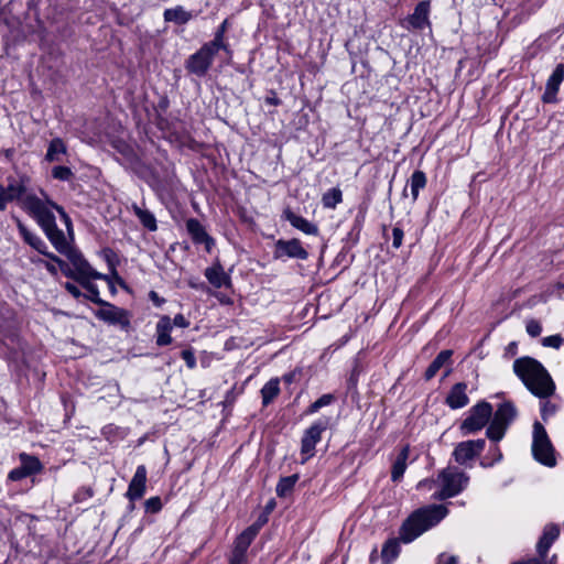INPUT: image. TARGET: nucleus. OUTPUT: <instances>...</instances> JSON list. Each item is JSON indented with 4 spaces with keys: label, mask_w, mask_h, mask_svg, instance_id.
<instances>
[{
    "label": "nucleus",
    "mask_w": 564,
    "mask_h": 564,
    "mask_svg": "<svg viewBox=\"0 0 564 564\" xmlns=\"http://www.w3.org/2000/svg\"><path fill=\"white\" fill-rule=\"evenodd\" d=\"M564 80V64H557L546 80L545 90L542 100L546 104H553L557 100L556 96L560 86Z\"/></svg>",
    "instance_id": "obj_18"
},
{
    "label": "nucleus",
    "mask_w": 564,
    "mask_h": 564,
    "mask_svg": "<svg viewBox=\"0 0 564 564\" xmlns=\"http://www.w3.org/2000/svg\"><path fill=\"white\" fill-rule=\"evenodd\" d=\"M468 403L467 384L465 382L455 383L445 399V404L453 410H457L466 406Z\"/></svg>",
    "instance_id": "obj_20"
},
{
    "label": "nucleus",
    "mask_w": 564,
    "mask_h": 564,
    "mask_svg": "<svg viewBox=\"0 0 564 564\" xmlns=\"http://www.w3.org/2000/svg\"><path fill=\"white\" fill-rule=\"evenodd\" d=\"M317 411H319V408L316 405L315 402H313L306 410V414H314Z\"/></svg>",
    "instance_id": "obj_59"
},
{
    "label": "nucleus",
    "mask_w": 564,
    "mask_h": 564,
    "mask_svg": "<svg viewBox=\"0 0 564 564\" xmlns=\"http://www.w3.org/2000/svg\"><path fill=\"white\" fill-rule=\"evenodd\" d=\"M29 477V475L26 474V471L20 466L18 468H14L12 469L9 475H8V478L12 481H19V480H22L24 478Z\"/></svg>",
    "instance_id": "obj_48"
},
{
    "label": "nucleus",
    "mask_w": 564,
    "mask_h": 564,
    "mask_svg": "<svg viewBox=\"0 0 564 564\" xmlns=\"http://www.w3.org/2000/svg\"><path fill=\"white\" fill-rule=\"evenodd\" d=\"M23 209L36 220L39 226L45 232L47 239L59 253L67 250L70 245L68 243L63 230L57 228L55 216L52 212V209L57 210L64 220L68 232H70L72 220L62 206L52 202L47 197L43 200L36 195H29L23 199Z\"/></svg>",
    "instance_id": "obj_2"
},
{
    "label": "nucleus",
    "mask_w": 564,
    "mask_h": 564,
    "mask_svg": "<svg viewBox=\"0 0 564 564\" xmlns=\"http://www.w3.org/2000/svg\"><path fill=\"white\" fill-rule=\"evenodd\" d=\"M30 260L34 264H43V265H44V262L46 261V260H43L41 258H31Z\"/></svg>",
    "instance_id": "obj_60"
},
{
    "label": "nucleus",
    "mask_w": 564,
    "mask_h": 564,
    "mask_svg": "<svg viewBox=\"0 0 564 564\" xmlns=\"http://www.w3.org/2000/svg\"><path fill=\"white\" fill-rule=\"evenodd\" d=\"M261 524H252L243 530L236 539L234 550L247 553L250 544L257 536Z\"/></svg>",
    "instance_id": "obj_25"
},
{
    "label": "nucleus",
    "mask_w": 564,
    "mask_h": 564,
    "mask_svg": "<svg viewBox=\"0 0 564 564\" xmlns=\"http://www.w3.org/2000/svg\"><path fill=\"white\" fill-rule=\"evenodd\" d=\"M218 52L208 46L206 43L186 61V69L198 77H203L210 68L214 57Z\"/></svg>",
    "instance_id": "obj_10"
},
{
    "label": "nucleus",
    "mask_w": 564,
    "mask_h": 564,
    "mask_svg": "<svg viewBox=\"0 0 564 564\" xmlns=\"http://www.w3.org/2000/svg\"><path fill=\"white\" fill-rule=\"evenodd\" d=\"M93 278H84V279H78L76 280L86 291L87 293L84 294V297H86L87 300L91 301L93 303L101 306L104 305L107 301H104L100 296H99V290H98V286L94 283L90 282Z\"/></svg>",
    "instance_id": "obj_34"
},
{
    "label": "nucleus",
    "mask_w": 564,
    "mask_h": 564,
    "mask_svg": "<svg viewBox=\"0 0 564 564\" xmlns=\"http://www.w3.org/2000/svg\"><path fill=\"white\" fill-rule=\"evenodd\" d=\"M280 102L281 101L276 96L265 98V104H268V105L278 106V105H280Z\"/></svg>",
    "instance_id": "obj_58"
},
{
    "label": "nucleus",
    "mask_w": 564,
    "mask_h": 564,
    "mask_svg": "<svg viewBox=\"0 0 564 564\" xmlns=\"http://www.w3.org/2000/svg\"><path fill=\"white\" fill-rule=\"evenodd\" d=\"M188 285L195 290H200V291L207 290V286L204 282H196V281L189 280Z\"/></svg>",
    "instance_id": "obj_56"
},
{
    "label": "nucleus",
    "mask_w": 564,
    "mask_h": 564,
    "mask_svg": "<svg viewBox=\"0 0 564 564\" xmlns=\"http://www.w3.org/2000/svg\"><path fill=\"white\" fill-rule=\"evenodd\" d=\"M155 329L158 346H167L172 343V319L167 315H164L159 319Z\"/></svg>",
    "instance_id": "obj_26"
},
{
    "label": "nucleus",
    "mask_w": 564,
    "mask_h": 564,
    "mask_svg": "<svg viewBox=\"0 0 564 564\" xmlns=\"http://www.w3.org/2000/svg\"><path fill=\"white\" fill-rule=\"evenodd\" d=\"M409 457V448L404 447L399 453L398 457L395 458L392 470H391V479L392 481H399L406 469V460Z\"/></svg>",
    "instance_id": "obj_31"
},
{
    "label": "nucleus",
    "mask_w": 564,
    "mask_h": 564,
    "mask_svg": "<svg viewBox=\"0 0 564 564\" xmlns=\"http://www.w3.org/2000/svg\"><path fill=\"white\" fill-rule=\"evenodd\" d=\"M181 357L189 369H194L196 367V357L192 349L183 350L181 352Z\"/></svg>",
    "instance_id": "obj_46"
},
{
    "label": "nucleus",
    "mask_w": 564,
    "mask_h": 564,
    "mask_svg": "<svg viewBox=\"0 0 564 564\" xmlns=\"http://www.w3.org/2000/svg\"><path fill=\"white\" fill-rule=\"evenodd\" d=\"M527 333L531 336V337H538L541 332H542V326L541 324L535 321V319H531L527 323Z\"/></svg>",
    "instance_id": "obj_45"
},
{
    "label": "nucleus",
    "mask_w": 564,
    "mask_h": 564,
    "mask_svg": "<svg viewBox=\"0 0 564 564\" xmlns=\"http://www.w3.org/2000/svg\"><path fill=\"white\" fill-rule=\"evenodd\" d=\"M54 261H45L44 262V267L45 269L52 274V275H56L57 274V268L56 265L53 263Z\"/></svg>",
    "instance_id": "obj_57"
},
{
    "label": "nucleus",
    "mask_w": 564,
    "mask_h": 564,
    "mask_svg": "<svg viewBox=\"0 0 564 564\" xmlns=\"http://www.w3.org/2000/svg\"><path fill=\"white\" fill-rule=\"evenodd\" d=\"M431 2L429 0L421 1L414 8L412 14L406 18V29L423 30L431 26L430 22Z\"/></svg>",
    "instance_id": "obj_15"
},
{
    "label": "nucleus",
    "mask_w": 564,
    "mask_h": 564,
    "mask_svg": "<svg viewBox=\"0 0 564 564\" xmlns=\"http://www.w3.org/2000/svg\"><path fill=\"white\" fill-rule=\"evenodd\" d=\"M486 441L484 438L469 440L458 443L453 452L455 462L459 465H467L484 451Z\"/></svg>",
    "instance_id": "obj_13"
},
{
    "label": "nucleus",
    "mask_w": 564,
    "mask_h": 564,
    "mask_svg": "<svg viewBox=\"0 0 564 564\" xmlns=\"http://www.w3.org/2000/svg\"><path fill=\"white\" fill-rule=\"evenodd\" d=\"M492 416V405L487 401H480L471 406L468 415L462 422L459 430L464 435L475 434L482 430Z\"/></svg>",
    "instance_id": "obj_7"
},
{
    "label": "nucleus",
    "mask_w": 564,
    "mask_h": 564,
    "mask_svg": "<svg viewBox=\"0 0 564 564\" xmlns=\"http://www.w3.org/2000/svg\"><path fill=\"white\" fill-rule=\"evenodd\" d=\"M438 480L442 482V489L434 494V498L444 500L460 494L466 488L469 477L456 467H447L440 473Z\"/></svg>",
    "instance_id": "obj_6"
},
{
    "label": "nucleus",
    "mask_w": 564,
    "mask_h": 564,
    "mask_svg": "<svg viewBox=\"0 0 564 564\" xmlns=\"http://www.w3.org/2000/svg\"><path fill=\"white\" fill-rule=\"evenodd\" d=\"M131 209L144 228L149 231H155L158 229L156 218L153 213L135 203L131 205Z\"/></svg>",
    "instance_id": "obj_28"
},
{
    "label": "nucleus",
    "mask_w": 564,
    "mask_h": 564,
    "mask_svg": "<svg viewBox=\"0 0 564 564\" xmlns=\"http://www.w3.org/2000/svg\"><path fill=\"white\" fill-rule=\"evenodd\" d=\"M401 547L398 539L388 540L381 550L383 564H391L400 554Z\"/></svg>",
    "instance_id": "obj_33"
},
{
    "label": "nucleus",
    "mask_w": 564,
    "mask_h": 564,
    "mask_svg": "<svg viewBox=\"0 0 564 564\" xmlns=\"http://www.w3.org/2000/svg\"><path fill=\"white\" fill-rule=\"evenodd\" d=\"M67 147L61 138H54L51 140L45 154L47 162H59L61 156L66 154Z\"/></svg>",
    "instance_id": "obj_30"
},
{
    "label": "nucleus",
    "mask_w": 564,
    "mask_h": 564,
    "mask_svg": "<svg viewBox=\"0 0 564 564\" xmlns=\"http://www.w3.org/2000/svg\"><path fill=\"white\" fill-rule=\"evenodd\" d=\"M426 175L423 171L416 170L412 173L410 178V187L413 202L417 199L419 193L426 186Z\"/></svg>",
    "instance_id": "obj_36"
},
{
    "label": "nucleus",
    "mask_w": 564,
    "mask_h": 564,
    "mask_svg": "<svg viewBox=\"0 0 564 564\" xmlns=\"http://www.w3.org/2000/svg\"><path fill=\"white\" fill-rule=\"evenodd\" d=\"M25 192L26 187L21 180L10 177L7 186L0 184V210H4L7 204L13 200H20L23 206V199L26 197Z\"/></svg>",
    "instance_id": "obj_14"
},
{
    "label": "nucleus",
    "mask_w": 564,
    "mask_h": 564,
    "mask_svg": "<svg viewBox=\"0 0 564 564\" xmlns=\"http://www.w3.org/2000/svg\"><path fill=\"white\" fill-rule=\"evenodd\" d=\"M20 462L21 467L26 471L29 476L40 473L43 468L40 459L33 455L21 453Z\"/></svg>",
    "instance_id": "obj_35"
},
{
    "label": "nucleus",
    "mask_w": 564,
    "mask_h": 564,
    "mask_svg": "<svg viewBox=\"0 0 564 564\" xmlns=\"http://www.w3.org/2000/svg\"><path fill=\"white\" fill-rule=\"evenodd\" d=\"M297 480H299L297 474L280 478L279 482L276 484V488H275V492H276L278 497H281V498L286 497L289 494H291L292 490L294 489Z\"/></svg>",
    "instance_id": "obj_38"
},
{
    "label": "nucleus",
    "mask_w": 564,
    "mask_h": 564,
    "mask_svg": "<svg viewBox=\"0 0 564 564\" xmlns=\"http://www.w3.org/2000/svg\"><path fill=\"white\" fill-rule=\"evenodd\" d=\"M50 260L54 261V263H56L61 271L67 276V278H72L76 281V275H77V271L76 269H72L64 260H62L59 257L57 256H50Z\"/></svg>",
    "instance_id": "obj_40"
},
{
    "label": "nucleus",
    "mask_w": 564,
    "mask_h": 564,
    "mask_svg": "<svg viewBox=\"0 0 564 564\" xmlns=\"http://www.w3.org/2000/svg\"><path fill=\"white\" fill-rule=\"evenodd\" d=\"M513 371L527 389L541 399V417L546 422L560 409V403L549 400L555 392V383L543 365L531 357H521L514 360Z\"/></svg>",
    "instance_id": "obj_1"
},
{
    "label": "nucleus",
    "mask_w": 564,
    "mask_h": 564,
    "mask_svg": "<svg viewBox=\"0 0 564 564\" xmlns=\"http://www.w3.org/2000/svg\"><path fill=\"white\" fill-rule=\"evenodd\" d=\"M149 299L156 307H160L165 303V300L161 297L155 291L149 292Z\"/></svg>",
    "instance_id": "obj_53"
},
{
    "label": "nucleus",
    "mask_w": 564,
    "mask_h": 564,
    "mask_svg": "<svg viewBox=\"0 0 564 564\" xmlns=\"http://www.w3.org/2000/svg\"><path fill=\"white\" fill-rule=\"evenodd\" d=\"M558 534L560 529L556 524H549L544 528L543 534L536 544V550L541 558L546 555L549 549L557 539Z\"/></svg>",
    "instance_id": "obj_23"
},
{
    "label": "nucleus",
    "mask_w": 564,
    "mask_h": 564,
    "mask_svg": "<svg viewBox=\"0 0 564 564\" xmlns=\"http://www.w3.org/2000/svg\"><path fill=\"white\" fill-rule=\"evenodd\" d=\"M272 507H273V502H272V503H270L267 508H268V509H271Z\"/></svg>",
    "instance_id": "obj_61"
},
{
    "label": "nucleus",
    "mask_w": 564,
    "mask_h": 564,
    "mask_svg": "<svg viewBox=\"0 0 564 564\" xmlns=\"http://www.w3.org/2000/svg\"><path fill=\"white\" fill-rule=\"evenodd\" d=\"M343 202V192L339 187H333L325 192L322 196L324 208L334 209Z\"/></svg>",
    "instance_id": "obj_37"
},
{
    "label": "nucleus",
    "mask_w": 564,
    "mask_h": 564,
    "mask_svg": "<svg viewBox=\"0 0 564 564\" xmlns=\"http://www.w3.org/2000/svg\"><path fill=\"white\" fill-rule=\"evenodd\" d=\"M163 505L160 497H151L145 500L144 508L149 513H158L161 511Z\"/></svg>",
    "instance_id": "obj_41"
},
{
    "label": "nucleus",
    "mask_w": 564,
    "mask_h": 564,
    "mask_svg": "<svg viewBox=\"0 0 564 564\" xmlns=\"http://www.w3.org/2000/svg\"><path fill=\"white\" fill-rule=\"evenodd\" d=\"M283 217L288 220L294 228L304 232L305 235L316 236L318 234V227L307 220L306 218L296 215L290 208L283 212Z\"/></svg>",
    "instance_id": "obj_21"
},
{
    "label": "nucleus",
    "mask_w": 564,
    "mask_h": 564,
    "mask_svg": "<svg viewBox=\"0 0 564 564\" xmlns=\"http://www.w3.org/2000/svg\"><path fill=\"white\" fill-rule=\"evenodd\" d=\"M18 229L23 240L34 248L41 254L47 257L55 256L54 253L48 251L47 245L44 240H42L37 235L31 232L20 220L18 221Z\"/></svg>",
    "instance_id": "obj_22"
},
{
    "label": "nucleus",
    "mask_w": 564,
    "mask_h": 564,
    "mask_svg": "<svg viewBox=\"0 0 564 564\" xmlns=\"http://www.w3.org/2000/svg\"><path fill=\"white\" fill-rule=\"evenodd\" d=\"M70 261L73 267L77 271L76 280L84 278H94L97 280H108L106 274L99 273L94 270L90 264L86 261L83 254L72 246L67 248L66 251L61 252Z\"/></svg>",
    "instance_id": "obj_12"
},
{
    "label": "nucleus",
    "mask_w": 564,
    "mask_h": 564,
    "mask_svg": "<svg viewBox=\"0 0 564 564\" xmlns=\"http://www.w3.org/2000/svg\"><path fill=\"white\" fill-rule=\"evenodd\" d=\"M173 326L187 328L189 326V322L184 317L183 314H176L172 321V327Z\"/></svg>",
    "instance_id": "obj_50"
},
{
    "label": "nucleus",
    "mask_w": 564,
    "mask_h": 564,
    "mask_svg": "<svg viewBox=\"0 0 564 564\" xmlns=\"http://www.w3.org/2000/svg\"><path fill=\"white\" fill-rule=\"evenodd\" d=\"M553 558H555V556H554ZM550 564H554V560H552V561L550 562Z\"/></svg>",
    "instance_id": "obj_62"
},
{
    "label": "nucleus",
    "mask_w": 564,
    "mask_h": 564,
    "mask_svg": "<svg viewBox=\"0 0 564 564\" xmlns=\"http://www.w3.org/2000/svg\"><path fill=\"white\" fill-rule=\"evenodd\" d=\"M448 513L443 505H430L413 511L402 523L399 530V539L403 543H410L425 531L440 523Z\"/></svg>",
    "instance_id": "obj_3"
},
{
    "label": "nucleus",
    "mask_w": 564,
    "mask_h": 564,
    "mask_svg": "<svg viewBox=\"0 0 564 564\" xmlns=\"http://www.w3.org/2000/svg\"><path fill=\"white\" fill-rule=\"evenodd\" d=\"M230 564H247V553L232 550L231 556L229 558Z\"/></svg>",
    "instance_id": "obj_47"
},
{
    "label": "nucleus",
    "mask_w": 564,
    "mask_h": 564,
    "mask_svg": "<svg viewBox=\"0 0 564 564\" xmlns=\"http://www.w3.org/2000/svg\"><path fill=\"white\" fill-rule=\"evenodd\" d=\"M517 414V409L511 401L499 404L496 412H492V419L486 431L487 437L492 442L501 441Z\"/></svg>",
    "instance_id": "obj_5"
},
{
    "label": "nucleus",
    "mask_w": 564,
    "mask_h": 564,
    "mask_svg": "<svg viewBox=\"0 0 564 564\" xmlns=\"http://www.w3.org/2000/svg\"><path fill=\"white\" fill-rule=\"evenodd\" d=\"M335 400L334 395L330 394V393H326V394H323L322 397H319L315 403L316 405L322 409L323 406H327L329 405L333 401Z\"/></svg>",
    "instance_id": "obj_49"
},
{
    "label": "nucleus",
    "mask_w": 564,
    "mask_h": 564,
    "mask_svg": "<svg viewBox=\"0 0 564 564\" xmlns=\"http://www.w3.org/2000/svg\"><path fill=\"white\" fill-rule=\"evenodd\" d=\"M328 427L327 420H317L308 429L305 430L301 441V454L304 464L315 455V446L322 440V434Z\"/></svg>",
    "instance_id": "obj_9"
},
{
    "label": "nucleus",
    "mask_w": 564,
    "mask_h": 564,
    "mask_svg": "<svg viewBox=\"0 0 564 564\" xmlns=\"http://www.w3.org/2000/svg\"><path fill=\"white\" fill-rule=\"evenodd\" d=\"M52 176L58 181H70L74 176V173L67 166L57 165L53 167Z\"/></svg>",
    "instance_id": "obj_39"
},
{
    "label": "nucleus",
    "mask_w": 564,
    "mask_h": 564,
    "mask_svg": "<svg viewBox=\"0 0 564 564\" xmlns=\"http://www.w3.org/2000/svg\"><path fill=\"white\" fill-rule=\"evenodd\" d=\"M532 455L533 458L546 467L556 465L555 448L542 423L535 421L532 430Z\"/></svg>",
    "instance_id": "obj_4"
},
{
    "label": "nucleus",
    "mask_w": 564,
    "mask_h": 564,
    "mask_svg": "<svg viewBox=\"0 0 564 564\" xmlns=\"http://www.w3.org/2000/svg\"><path fill=\"white\" fill-rule=\"evenodd\" d=\"M186 230L191 236L192 240L196 245H205L207 252H210L215 240L208 235L205 227L196 218H189L186 220Z\"/></svg>",
    "instance_id": "obj_16"
},
{
    "label": "nucleus",
    "mask_w": 564,
    "mask_h": 564,
    "mask_svg": "<svg viewBox=\"0 0 564 564\" xmlns=\"http://www.w3.org/2000/svg\"><path fill=\"white\" fill-rule=\"evenodd\" d=\"M403 237H404L403 230L399 226H395L392 229V246H393V248L399 249L402 246Z\"/></svg>",
    "instance_id": "obj_44"
},
{
    "label": "nucleus",
    "mask_w": 564,
    "mask_h": 564,
    "mask_svg": "<svg viewBox=\"0 0 564 564\" xmlns=\"http://www.w3.org/2000/svg\"><path fill=\"white\" fill-rule=\"evenodd\" d=\"M436 564H458V560L454 555H446L443 553L437 557Z\"/></svg>",
    "instance_id": "obj_52"
},
{
    "label": "nucleus",
    "mask_w": 564,
    "mask_h": 564,
    "mask_svg": "<svg viewBox=\"0 0 564 564\" xmlns=\"http://www.w3.org/2000/svg\"><path fill=\"white\" fill-rule=\"evenodd\" d=\"M95 316L109 325L119 326L122 330H129L131 326V313L106 302L95 312Z\"/></svg>",
    "instance_id": "obj_8"
},
{
    "label": "nucleus",
    "mask_w": 564,
    "mask_h": 564,
    "mask_svg": "<svg viewBox=\"0 0 564 564\" xmlns=\"http://www.w3.org/2000/svg\"><path fill=\"white\" fill-rule=\"evenodd\" d=\"M280 393L279 378L270 379L261 389L262 404L269 405Z\"/></svg>",
    "instance_id": "obj_32"
},
{
    "label": "nucleus",
    "mask_w": 564,
    "mask_h": 564,
    "mask_svg": "<svg viewBox=\"0 0 564 564\" xmlns=\"http://www.w3.org/2000/svg\"><path fill=\"white\" fill-rule=\"evenodd\" d=\"M204 275L209 284L216 289L231 286V278L225 272L224 267L218 260L205 269Z\"/></svg>",
    "instance_id": "obj_19"
},
{
    "label": "nucleus",
    "mask_w": 564,
    "mask_h": 564,
    "mask_svg": "<svg viewBox=\"0 0 564 564\" xmlns=\"http://www.w3.org/2000/svg\"><path fill=\"white\" fill-rule=\"evenodd\" d=\"M300 373H301V371H300V370H297V369H295V370H293V371H290V372L285 373V375L282 377V379H283V381H284L285 383L291 384V383H293V382L296 380V378H297V376H299Z\"/></svg>",
    "instance_id": "obj_54"
},
{
    "label": "nucleus",
    "mask_w": 564,
    "mask_h": 564,
    "mask_svg": "<svg viewBox=\"0 0 564 564\" xmlns=\"http://www.w3.org/2000/svg\"><path fill=\"white\" fill-rule=\"evenodd\" d=\"M93 490L90 488H83L76 494V499L79 501L85 497H93Z\"/></svg>",
    "instance_id": "obj_55"
},
{
    "label": "nucleus",
    "mask_w": 564,
    "mask_h": 564,
    "mask_svg": "<svg viewBox=\"0 0 564 564\" xmlns=\"http://www.w3.org/2000/svg\"><path fill=\"white\" fill-rule=\"evenodd\" d=\"M163 18L166 22H173L178 25L186 24L192 18V13L186 11L182 6L165 9Z\"/></svg>",
    "instance_id": "obj_27"
},
{
    "label": "nucleus",
    "mask_w": 564,
    "mask_h": 564,
    "mask_svg": "<svg viewBox=\"0 0 564 564\" xmlns=\"http://www.w3.org/2000/svg\"><path fill=\"white\" fill-rule=\"evenodd\" d=\"M488 454L492 456V459L490 462H486V459L481 460L480 465L482 467H491L495 463H498L502 459L501 451L497 445L490 447Z\"/></svg>",
    "instance_id": "obj_42"
},
{
    "label": "nucleus",
    "mask_w": 564,
    "mask_h": 564,
    "mask_svg": "<svg viewBox=\"0 0 564 564\" xmlns=\"http://www.w3.org/2000/svg\"><path fill=\"white\" fill-rule=\"evenodd\" d=\"M452 355V350H442L427 367L424 373L425 380H431L434 378L438 370L451 360Z\"/></svg>",
    "instance_id": "obj_29"
},
{
    "label": "nucleus",
    "mask_w": 564,
    "mask_h": 564,
    "mask_svg": "<svg viewBox=\"0 0 564 564\" xmlns=\"http://www.w3.org/2000/svg\"><path fill=\"white\" fill-rule=\"evenodd\" d=\"M64 288L66 289V291L72 294L75 299H79L80 296H84V294L80 292V290L78 289L77 285H75L74 283H70V282H66L64 284Z\"/></svg>",
    "instance_id": "obj_51"
},
{
    "label": "nucleus",
    "mask_w": 564,
    "mask_h": 564,
    "mask_svg": "<svg viewBox=\"0 0 564 564\" xmlns=\"http://www.w3.org/2000/svg\"><path fill=\"white\" fill-rule=\"evenodd\" d=\"M564 339L561 335L556 334V335H551V336H546L542 339V345L544 347H551V348H555V349H558L562 344H563Z\"/></svg>",
    "instance_id": "obj_43"
},
{
    "label": "nucleus",
    "mask_w": 564,
    "mask_h": 564,
    "mask_svg": "<svg viewBox=\"0 0 564 564\" xmlns=\"http://www.w3.org/2000/svg\"><path fill=\"white\" fill-rule=\"evenodd\" d=\"M147 474L148 471L144 465H139L137 467L126 492V497L131 502L137 501L144 496L147 489Z\"/></svg>",
    "instance_id": "obj_17"
},
{
    "label": "nucleus",
    "mask_w": 564,
    "mask_h": 564,
    "mask_svg": "<svg viewBox=\"0 0 564 564\" xmlns=\"http://www.w3.org/2000/svg\"><path fill=\"white\" fill-rule=\"evenodd\" d=\"M273 257L279 260H306L308 258V252L296 238L290 240L279 239L274 243Z\"/></svg>",
    "instance_id": "obj_11"
},
{
    "label": "nucleus",
    "mask_w": 564,
    "mask_h": 564,
    "mask_svg": "<svg viewBox=\"0 0 564 564\" xmlns=\"http://www.w3.org/2000/svg\"><path fill=\"white\" fill-rule=\"evenodd\" d=\"M228 29V20H224L220 25L217 28L214 39L206 44L214 48L216 52L225 51L227 55L231 56V50L229 44L225 41V34Z\"/></svg>",
    "instance_id": "obj_24"
}]
</instances>
